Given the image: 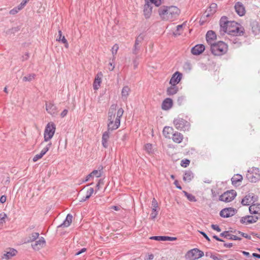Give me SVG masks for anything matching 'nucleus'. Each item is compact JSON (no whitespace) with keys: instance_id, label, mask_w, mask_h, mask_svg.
<instances>
[{"instance_id":"nucleus-1","label":"nucleus","mask_w":260,"mask_h":260,"mask_svg":"<svg viewBox=\"0 0 260 260\" xmlns=\"http://www.w3.org/2000/svg\"><path fill=\"white\" fill-rule=\"evenodd\" d=\"M220 34L227 33L231 36H241L244 34V29L234 21H229L226 16H222L219 21Z\"/></svg>"},{"instance_id":"nucleus-2","label":"nucleus","mask_w":260,"mask_h":260,"mask_svg":"<svg viewBox=\"0 0 260 260\" xmlns=\"http://www.w3.org/2000/svg\"><path fill=\"white\" fill-rule=\"evenodd\" d=\"M158 13L162 20L173 21L179 16L180 11L175 6H162L158 8Z\"/></svg>"},{"instance_id":"nucleus-3","label":"nucleus","mask_w":260,"mask_h":260,"mask_svg":"<svg viewBox=\"0 0 260 260\" xmlns=\"http://www.w3.org/2000/svg\"><path fill=\"white\" fill-rule=\"evenodd\" d=\"M210 49L213 54L220 56L226 53L228 45L222 41H219L216 43L212 44Z\"/></svg>"},{"instance_id":"nucleus-4","label":"nucleus","mask_w":260,"mask_h":260,"mask_svg":"<svg viewBox=\"0 0 260 260\" xmlns=\"http://www.w3.org/2000/svg\"><path fill=\"white\" fill-rule=\"evenodd\" d=\"M173 124L176 128L182 131H188L190 127V124L187 120L180 117L175 118Z\"/></svg>"},{"instance_id":"nucleus-5","label":"nucleus","mask_w":260,"mask_h":260,"mask_svg":"<svg viewBox=\"0 0 260 260\" xmlns=\"http://www.w3.org/2000/svg\"><path fill=\"white\" fill-rule=\"evenodd\" d=\"M55 129L56 126L53 122H49L47 124L44 133V142H48L53 137Z\"/></svg>"},{"instance_id":"nucleus-6","label":"nucleus","mask_w":260,"mask_h":260,"mask_svg":"<svg viewBox=\"0 0 260 260\" xmlns=\"http://www.w3.org/2000/svg\"><path fill=\"white\" fill-rule=\"evenodd\" d=\"M246 178L251 182H256L260 180V171L257 168H252L248 171Z\"/></svg>"},{"instance_id":"nucleus-7","label":"nucleus","mask_w":260,"mask_h":260,"mask_svg":"<svg viewBox=\"0 0 260 260\" xmlns=\"http://www.w3.org/2000/svg\"><path fill=\"white\" fill-rule=\"evenodd\" d=\"M204 255V252L197 249L194 248L189 250L185 255L186 259L195 260L202 257Z\"/></svg>"},{"instance_id":"nucleus-8","label":"nucleus","mask_w":260,"mask_h":260,"mask_svg":"<svg viewBox=\"0 0 260 260\" xmlns=\"http://www.w3.org/2000/svg\"><path fill=\"white\" fill-rule=\"evenodd\" d=\"M236 196L237 192L235 190H228L220 196L219 200L224 202H230L233 201Z\"/></svg>"},{"instance_id":"nucleus-9","label":"nucleus","mask_w":260,"mask_h":260,"mask_svg":"<svg viewBox=\"0 0 260 260\" xmlns=\"http://www.w3.org/2000/svg\"><path fill=\"white\" fill-rule=\"evenodd\" d=\"M46 111L52 116L57 114V108L52 101L46 102L45 104Z\"/></svg>"},{"instance_id":"nucleus-10","label":"nucleus","mask_w":260,"mask_h":260,"mask_svg":"<svg viewBox=\"0 0 260 260\" xmlns=\"http://www.w3.org/2000/svg\"><path fill=\"white\" fill-rule=\"evenodd\" d=\"M237 212V210L235 208L229 207L226 208L221 210L220 215L222 217L228 218L234 215Z\"/></svg>"},{"instance_id":"nucleus-11","label":"nucleus","mask_w":260,"mask_h":260,"mask_svg":"<svg viewBox=\"0 0 260 260\" xmlns=\"http://www.w3.org/2000/svg\"><path fill=\"white\" fill-rule=\"evenodd\" d=\"M145 4L144 6V15L146 19H148L150 17L152 14V7L151 5L149 3L147 0H145Z\"/></svg>"},{"instance_id":"nucleus-12","label":"nucleus","mask_w":260,"mask_h":260,"mask_svg":"<svg viewBox=\"0 0 260 260\" xmlns=\"http://www.w3.org/2000/svg\"><path fill=\"white\" fill-rule=\"evenodd\" d=\"M252 34L254 36L260 34V24L256 21L251 22L250 24Z\"/></svg>"},{"instance_id":"nucleus-13","label":"nucleus","mask_w":260,"mask_h":260,"mask_svg":"<svg viewBox=\"0 0 260 260\" xmlns=\"http://www.w3.org/2000/svg\"><path fill=\"white\" fill-rule=\"evenodd\" d=\"M258 219L257 216L247 215L242 217L240 219V222L242 223L247 224L256 222Z\"/></svg>"},{"instance_id":"nucleus-14","label":"nucleus","mask_w":260,"mask_h":260,"mask_svg":"<svg viewBox=\"0 0 260 260\" xmlns=\"http://www.w3.org/2000/svg\"><path fill=\"white\" fill-rule=\"evenodd\" d=\"M182 77V74L179 72H175L170 80V84L172 85H176L180 81Z\"/></svg>"},{"instance_id":"nucleus-15","label":"nucleus","mask_w":260,"mask_h":260,"mask_svg":"<svg viewBox=\"0 0 260 260\" xmlns=\"http://www.w3.org/2000/svg\"><path fill=\"white\" fill-rule=\"evenodd\" d=\"M234 8L235 11L239 16H242L245 14V7L242 3L239 2L236 3Z\"/></svg>"},{"instance_id":"nucleus-16","label":"nucleus","mask_w":260,"mask_h":260,"mask_svg":"<svg viewBox=\"0 0 260 260\" xmlns=\"http://www.w3.org/2000/svg\"><path fill=\"white\" fill-rule=\"evenodd\" d=\"M46 243V241L43 237H41L38 241H36L35 243L31 245L32 248L35 250H39L43 248Z\"/></svg>"},{"instance_id":"nucleus-17","label":"nucleus","mask_w":260,"mask_h":260,"mask_svg":"<svg viewBox=\"0 0 260 260\" xmlns=\"http://www.w3.org/2000/svg\"><path fill=\"white\" fill-rule=\"evenodd\" d=\"M206 38L207 43L211 46L214 44L213 41L216 39V35L214 31L209 30L206 34Z\"/></svg>"},{"instance_id":"nucleus-18","label":"nucleus","mask_w":260,"mask_h":260,"mask_svg":"<svg viewBox=\"0 0 260 260\" xmlns=\"http://www.w3.org/2000/svg\"><path fill=\"white\" fill-rule=\"evenodd\" d=\"M254 198L255 196H254L253 193H249L248 194L246 195L244 197V198L242 200L241 204L243 206L249 205Z\"/></svg>"},{"instance_id":"nucleus-19","label":"nucleus","mask_w":260,"mask_h":260,"mask_svg":"<svg viewBox=\"0 0 260 260\" xmlns=\"http://www.w3.org/2000/svg\"><path fill=\"white\" fill-rule=\"evenodd\" d=\"M157 208V202L155 198H153L152 201V212L150 214V217L152 219H155L158 214V211L156 210Z\"/></svg>"},{"instance_id":"nucleus-20","label":"nucleus","mask_w":260,"mask_h":260,"mask_svg":"<svg viewBox=\"0 0 260 260\" xmlns=\"http://www.w3.org/2000/svg\"><path fill=\"white\" fill-rule=\"evenodd\" d=\"M102 77L103 74L102 72H99L96 74L93 84V87L94 90H97L99 88L100 84L102 82Z\"/></svg>"},{"instance_id":"nucleus-21","label":"nucleus","mask_w":260,"mask_h":260,"mask_svg":"<svg viewBox=\"0 0 260 260\" xmlns=\"http://www.w3.org/2000/svg\"><path fill=\"white\" fill-rule=\"evenodd\" d=\"M205 47L203 44H198L192 47L191 49V53L193 55H199L201 54L204 50Z\"/></svg>"},{"instance_id":"nucleus-22","label":"nucleus","mask_w":260,"mask_h":260,"mask_svg":"<svg viewBox=\"0 0 260 260\" xmlns=\"http://www.w3.org/2000/svg\"><path fill=\"white\" fill-rule=\"evenodd\" d=\"M173 106V100L170 98H166L162 102L161 108L164 110H168Z\"/></svg>"},{"instance_id":"nucleus-23","label":"nucleus","mask_w":260,"mask_h":260,"mask_svg":"<svg viewBox=\"0 0 260 260\" xmlns=\"http://www.w3.org/2000/svg\"><path fill=\"white\" fill-rule=\"evenodd\" d=\"M221 237H224L229 240H241V238L236 235L230 234L229 231H224L220 234Z\"/></svg>"},{"instance_id":"nucleus-24","label":"nucleus","mask_w":260,"mask_h":260,"mask_svg":"<svg viewBox=\"0 0 260 260\" xmlns=\"http://www.w3.org/2000/svg\"><path fill=\"white\" fill-rule=\"evenodd\" d=\"M110 138V132L109 131L105 132L102 138V144L103 146L107 148L108 147V141Z\"/></svg>"},{"instance_id":"nucleus-25","label":"nucleus","mask_w":260,"mask_h":260,"mask_svg":"<svg viewBox=\"0 0 260 260\" xmlns=\"http://www.w3.org/2000/svg\"><path fill=\"white\" fill-rule=\"evenodd\" d=\"M150 239L155 240L156 241H174L176 239L175 237H171L169 236H153L150 237Z\"/></svg>"},{"instance_id":"nucleus-26","label":"nucleus","mask_w":260,"mask_h":260,"mask_svg":"<svg viewBox=\"0 0 260 260\" xmlns=\"http://www.w3.org/2000/svg\"><path fill=\"white\" fill-rule=\"evenodd\" d=\"M72 218H73V216L70 214H68L66 217V219L63 222V223H62L61 224L58 225L57 226V228H61V227L67 228V227L69 226L72 221Z\"/></svg>"},{"instance_id":"nucleus-27","label":"nucleus","mask_w":260,"mask_h":260,"mask_svg":"<svg viewBox=\"0 0 260 260\" xmlns=\"http://www.w3.org/2000/svg\"><path fill=\"white\" fill-rule=\"evenodd\" d=\"M72 218H73V216L70 214H68L66 217V219L63 222V223H62L61 224L58 225L57 226V228H61V227L67 228V227L69 226L72 221Z\"/></svg>"},{"instance_id":"nucleus-28","label":"nucleus","mask_w":260,"mask_h":260,"mask_svg":"<svg viewBox=\"0 0 260 260\" xmlns=\"http://www.w3.org/2000/svg\"><path fill=\"white\" fill-rule=\"evenodd\" d=\"M249 210L252 214H260V204H252L249 207Z\"/></svg>"},{"instance_id":"nucleus-29","label":"nucleus","mask_w":260,"mask_h":260,"mask_svg":"<svg viewBox=\"0 0 260 260\" xmlns=\"http://www.w3.org/2000/svg\"><path fill=\"white\" fill-rule=\"evenodd\" d=\"M131 91L130 88L128 86H124L121 91V98L123 101L127 100V97Z\"/></svg>"},{"instance_id":"nucleus-30","label":"nucleus","mask_w":260,"mask_h":260,"mask_svg":"<svg viewBox=\"0 0 260 260\" xmlns=\"http://www.w3.org/2000/svg\"><path fill=\"white\" fill-rule=\"evenodd\" d=\"M56 41L58 42H61L62 43L64 44V47L66 48H68V42L67 39L65 38L64 36H62V32L61 30H58V36L56 38Z\"/></svg>"},{"instance_id":"nucleus-31","label":"nucleus","mask_w":260,"mask_h":260,"mask_svg":"<svg viewBox=\"0 0 260 260\" xmlns=\"http://www.w3.org/2000/svg\"><path fill=\"white\" fill-rule=\"evenodd\" d=\"M183 139V136L181 133L176 132L172 135L173 141L176 143H180Z\"/></svg>"},{"instance_id":"nucleus-32","label":"nucleus","mask_w":260,"mask_h":260,"mask_svg":"<svg viewBox=\"0 0 260 260\" xmlns=\"http://www.w3.org/2000/svg\"><path fill=\"white\" fill-rule=\"evenodd\" d=\"M174 129L172 127L165 126L163 129V135L166 138H170L171 135H173Z\"/></svg>"},{"instance_id":"nucleus-33","label":"nucleus","mask_w":260,"mask_h":260,"mask_svg":"<svg viewBox=\"0 0 260 260\" xmlns=\"http://www.w3.org/2000/svg\"><path fill=\"white\" fill-rule=\"evenodd\" d=\"M193 177V173L191 171L188 170L185 172L183 179L184 181L190 182Z\"/></svg>"},{"instance_id":"nucleus-34","label":"nucleus","mask_w":260,"mask_h":260,"mask_svg":"<svg viewBox=\"0 0 260 260\" xmlns=\"http://www.w3.org/2000/svg\"><path fill=\"white\" fill-rule=\"evenodd\" d=\"M120 126V124L116 125V120L115 119L114 123V120L109 121L108 123V130L107 131H113L117 129Z\"/></svg>"},{"instance_id":"nucleus-35","label":"nucleus","mask_w":260,"mask_h":260,"mask_svg":"<svg viewBox=\"0 0 260 260\" xmlns=\"http://www.w3.org/2000/svg\"><path fill=\"white\" fill-rule=\"evenodd\" d=\"M17 251L16 250L14 249H11L9 251L7 252L6 253L4 254L3 256V258H5L6 259H10L12 256L15 255L17 253Z\"/></svg>"},{"instance_id":"nucleus-36","label":"nucleus","mask_w":260,"mask_h":260,"mask_svg":"<svg viewBox=\"0 0 260 260\" xmlns=\"http://www.w3.org/2000/svg\"><path fill=\"white\" fill-rule=\"evenodd\" d=\"M178 91V88L176 85H171L167 90V93L168 95H172L176 94Z\"/></svg>"},{"instance_id":"nucleus-37","label":"nucleus","mask_w":260,"mask_h":260,"mask_svg":"<svg viewBox=\"0 0 260 260\" xmlns=\"http://www.w3.org/2000/svg\"><path fill=\"white\" fill-rule=\"evenodd\" d=\"M243 179V177L241 175L237 174L235 175L231 179L233 185H236L238 182H241Z\"/></svg>"},{"instance_id":"nucleus-38","label":"nucleus","mask_w":260,"mask_h":260,"mask_svg":"<svg viewBox=\"0 0 260 260\" xmlns=\"http://www.w3.org/2000/svg\"><path fill=\"white\" fill-rule=\"evenodd\" d=\"M103 167L100 166L99 168V170H94L91 173V174L93 178L94 177L96 178L100 177L102 174Z\"/></svg>"},{"instance_id":"nucleus-39","label":"nucleus","mask_w":260,"mask_h":260,"mask_svg":"<svg viewBox=\"0 0 260 260\" xmlns=\"http://www.w3.org/2000/svg\"><path fill=\"white\" fill-rule=\"evenodd\" d=\"M123 112L124 111L122 108H119L118 110L116 118L115 119L116 120V125H118V124H120V118L123 114Z\"/></svg>"},{"instance_id":"nucleus-40","label":"nucleus","mask_w":260,"mask_h":260,"mask_svg":"<svg viewBox=\"0 0 260 260\" xmlns=\"http://www.w3.org/2000/svg\"><path fill=\"white\" fill-rule=\"evenodd\" d=\"M184 25V23L177 25L176 26V29L173 32V35L175 36L180 35L182 33V29Z\"/></svg>"},{"instance_id":"nucleus-41","label":"nucleus","mask_w":260,"mask_h":260,"mask_svg":"<svg viewBox=\"0 0 260 260\" xmlns=\"http://www.w3.org/2000/svg\"><path fill=\"white\" fill-rule=\"evenodd\" d=\"M39 236V233H32L28 237L27 242H31L36 240Z\"/></svg>"},{"instance_id":"nucleus-42","label":"nucleus","mask_w":260,"mask_h":260,"mask_svg":"<svg viewBox=\"0 0 260 260\" xmlns=\"http://www.w3.org/2000/svg\"><path fill=\"white\" fill-rule=\"evenodd\" d=\"M185 196L190 202H196L197 200L196 197L191 193H188L185 191H183Z\"/></svg>"},{"instance_id":"nucleus-43","label":"nucleus","mask_w":260,"mask_h":260,"mask_svg":"<svg viewBox=\"0 0 260 260\" xmlns=\"http://www.w3.org/2000/svg\"><path fill=\"white\" fill-rule=\"evenodd\" d=\"M119 49V46L117 44H115L112 48V53L113 55V60L115 58V55L116 54L117 51Z\"/></svg>"},{"instance_id":"nucleus-44","label":"nucleus","mask_w":260,"mask_h":260,"mask_svg":"<svg viewBox=\"0 0 260 260\" xmlns=\"http://www.w3.org/2000/svg\"><path fill=\"white\" fill-rule=\"evenodd\" d=\"M35 75L34 74H29L27 76L23 78V81H31L35 78Z\"/></svg>"},{"instance_id":"nucleus-45","label":"nucleus","mask_w":260,"mask_h":260,"mask_svg":"<svg viewBox=\"0 0 260 260\" xmlns=\"http://www.w3.org/2000/svg\"><path fill=\"white\" fill-rule=\"evenodd\" d=\"M144 40V36L142 34H140L139 36L136 38L135 40V44L138 45H140L141 42Z\"/></svg>"},{"instance_id":"nucleus-46","label":"nucleus","mask_w":260,"mask_h":260,"mask_svg":"<svg viewBox=\"0 0 260 260\" xmlns=\"http://www.w3.org/2000/svg\"><path fill=\"white\" fill-rule=\"evenodd\" d=\"M52 145V143L51 142L49 143L41 151V153L44 155L46 152L49 150L50 147Z\"/></svg>"},{"instance_id":"nucleus-47","label":"nucleus","mask_w":260,"mask_h":260,"mask_svg":"<svg viewBox=\"0 0 260 260\" xmlns=\"http://www.w3.org/2000/svg\"><path fill=\"white\" fill-rule=\"evenodd\" d=\"M148 2H149V3L151 5L152 4H153L155 6L159 7L160 6L161 2V0H147Z\"/></svg>"},{"instance_id":"nucleus-48","label":"nucleus","mask_w":260,"mask_h":260,"mask_svg":"<svg viewBox=\"0 0 260 260\" xmlns=\"http://www.w3.org/2000/svg\"><path fill=\"white\" fill-rule=\"evenodd\" d=\"M217 8V4L215 3H212L211 4L209 7V11H210L211 14H213L216 12V10Z\"/></svg>"},{"instance_id":"nucleus-49","label":"nucleus","mask_w":260,"mask_h":260,"mask_svg":"<svg viewBox=\"0 0 260 260\" xmlns=\"http://www.w3.org/2000/svg\"><path fill=\"white\" fill-rule=\"evenodd\" d=\"M145 149L148 153L152 152V145L150 143H147L145 145Z\"/></svg>"},{"instance_id":"nucleus-50","label":"nucleus","mask_w":260,"mask_h":260,"mask_svg":"<svg viewBox=\"0 0 260 260\" xmlns=\"http://www.w3.org/2000/svg\"><path fill=\"white\" fill-rule=\"evenodd\" d=\"M140 49V46L137 44L134 45L133 49V53L135 55H137Z\"/></svg>"},{"instance_id":"nucleus-51","label":"nucleus","mask_w":260,"mask_h":260,"mask_svg":"<svg viewBox=\"0 0 260 260\" xmlns=\"http://www.w3.org/2000/svg\"><path fill=\"white\" fill-rule=\"evenodd\" d=\"M93 192H94L93 188L92 187H90L86 192V198L89 199L90 198V197L92 196V194H93Z\"/></svg>"},{"instance_id":"nucleus-52","label":"nucleus","mask_w":260,"mask_h":260,"mask_svg":"<svg viewBox=\"0 0 260 260\" xmlns=\"http://www.w3.org/2000/svg\"><path fill=\"white\" fill-rule=\"evenodd\" d=\"M190 161L188 159H185L181 160V165L182 167H186L189 165Z\"/></svg>"},{"instance_id":"nucleus-53","label":"nucleus","mask_w":260,"mask_h":260,"mask_svg":"<svg viewBox=\"0 0 260 260\" xmlns=\"http://www.w3.org/2000/svg\"><path fill=\"white\" fill-rule=\"evenodd\" d=\"M44 155L40 152L39 154H36L34 157H33V161L36 162L40 158H41Z\"/></svg>"},{"instance_id":"nucleus-54","label":"nucleus","mask_w":260,"mask_h":260,"mask_svg":"<svg viewBox=\"0 0 260 260\" xmlns=\"http://www.w3.org/2000/svg\"><path fill=\"white\" fill-rule=\"evenodd\" d=\"M234 38L231 40V41H232V43L234 44H240L241 43L239 42V39L238 38V36H233Z\"/></svg>"},{"instance_id":"nucleus-55","label":"nucleus","mask_w":260,"mask_h":260,"mask_svg":"<svg viewBox=\"0 0 260 260\" xmlns=\"http://www.w3.org/2000/svg\"><path fill=\"white\" fill-rule=\"evenodd\" d=\"M238 233L242 237H243L247 239H251V236L247 235V234L246 233H244L243 232H241L240 231H238Z\"/></svg>"},{"instance_id":"nucleus-56","label":"nucleus","mask_w":260,"mask_h":260,"mask_svg":"<svg viewBox=\"0 0 260 260\" xmlns=\"http://www.w3.org/2000/svg\"><path fill=\"white\" fill-rule=\"evenodd\" d=\"M138 59V57H136L135 58H134L133 59V64H134V68L135 69H136V68H137L138 66V64H139V62L137 60Z\"/></svg>"},{"instance_id":"nucleus-57","label":"nucleus","mask_w":260,"mask_h":260,"mask_svg":"<svg viewBox=\"0 0 260 260\" xmlns=\"http://www.w3.org/2000/svg\"><path fill=\"white\" fill-rule=\"evenodd\" d=\"M211 228H212L213 230H215V231H217V232H220V231H221V229L219 227V226H218V225H216V224H212V225H211Z\"/></svg>"},{"instance_id":"nucleus-58","label":"nucleus","mask_w":260,"mask_h":260,"mask_svg":"<svg viewBox=\"0 0 260 260\" xmlns=\"http://www.w3.org/2000/svg\"><path fill=\"white\" fill-rule=\"evenodd\" d=\"M6 217V214H0V224H2L5 222V218Z\"/></svg>"},{"instance_id":"nucleus-59","label":"nucleus","mask_w":260,"mask_h":260,"mask_svg":"<svg viewBox=\"0 0 260 260\" xmlns=\"http://www.w3.org/2000/svg\"><path fill=\"white\" fill-rule=\"evenodd\" d=\"M200 233L203 236V237L209 242L210 241V239L209 237L207 236V235L203 231H199Z\"/></svg>"},{"instance_id":"nucleus-60","label":"nucleus","mask_w":260,"mask_h":260,"mask_svg":"<svg viewBox=\"0 0 260 260\" xmlns=\"http://www.w3.org/2000/svg\"><path fill=\"white\" fill-rule=\"evenodd\" d=\"M19 11V10H17V7H15L10 11V14L11 15H15Z\"/></svg>"},{"instance_id":"nucleus-61","label":"nucleus","mask_w":260,"mask_h":260,"mask_svg":"<svg viewBox=\"0 0 260 260\" xmlns=\"http://www.w3.org/2000/svg\"><path fill=\"white\" fill-rule=\"evenodd\" d=\"M93 177L92 176L91 173L88 174L86 177L85 180L82 181V182H86L89 180H90L91 179H93Z\"/></svg>"},{"instance_id":"nucleus-62","label":"nucleus","mask_w":260,"mask_h":260,"mask_svg":"<svg viewBox=\"0 0 260 260\" xmlns=\"http://www.w3.org/2000/svg\"><path fill=\"white\" fill-rule=\"evenodd\" d=\"M184 101V97L180 96L179 97L177 100V103L179 105H181Z\"/></svg>"},{"instance_id":"nucleus-63","label":"nucleus","mask_w":260,"mask_h":260,"mask_svg":"<svg viewBox=\"0 0 260 260\" xmlns=\"http://www.w3.org/2000/svg\"><path fill=\"white\" fill-rule=\"evenodd\" d=\"M103 183H104V182H103V179L99 180V181H98V183L96 184V191H97L98 190H99L100 184H103Z\"/></svg>"},{"instance_id":"nucleus-64","label":"nucleus","mask_w":260,"mask_h":260,"mask_svg":"<svg viewBox=\"0 0 260 260\" xmlns=\"http://www.w3.org/2000/svg\"><path fill=\"white\" fill-rule=\"evenodd\" d=\"M210 258H212L213 260H223L222 258L218 257L217 255L215 254H210Z\"/></svg>"}]
</instances>
